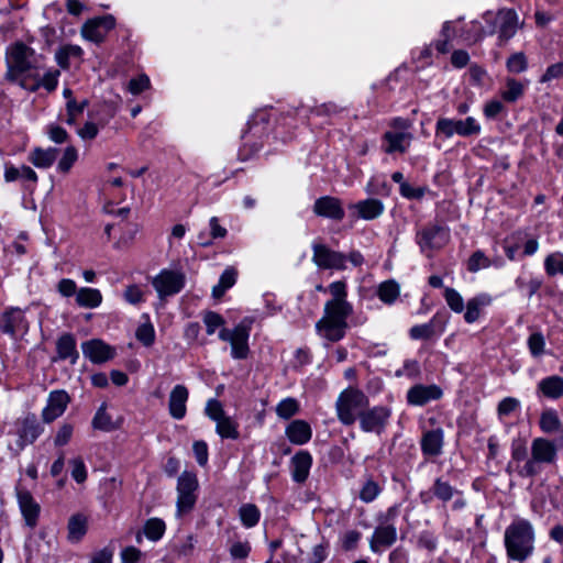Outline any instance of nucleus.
<instances>
[{
  "mask_svg": "<svg viewBox=\"0 0 563 563\" xmlns=\"http://www.w3.org/2000/svg\"><path fill=\"white\" fill-rule=\"evenodd\" d=\"M444 432L441 428L426 431L420 440L422 454L427 457H435L442 454Z\"/></svg>",
  "mask_w": 563,
  "mask_h": 563,
  "instance_id": "obj_21",
  "label": "nucleus"
},
{
  "mask_svg": "<svg viewBox=\"0 0 563 563\" xmlns=\"http://www.w3.org/2000/svg\"><path fill=\"white\" fill-rule=\"evenodd\" d=\"M71 466V477L81 484L87 479V468L81 457H76L69 461Z\"/></svg>",
  "mask_w": 563,
  "mask_h": 563,
  "instance_id": "obj_59",
  "label": "nucleus"
},
{
  "mask_svg": "<svg viewBox=\"0 0 563 563\" xmlns=\"http://www.w3.org/2000/svg\"><path fill=\"white\" fill-rule=\"evenodd\" d=\"M82 354L95 364L106 363L115 355V350L102 340L92 339L81 344Z\"/></svg>",
  "mask_w": 563,
  "mask_h": 563,
  "instance_id": "obj_17",
  "label": "nucleus"
},
{
  "mask_svg": "<svg viewBox=\"0 0 563 563\" xmlns=\"http://www.w3.org/2000/svg\"><path fill=\"white\" fill-rule=\"evenodd\" d=\"M59 76L60 71L58 69H48L41 78L37 75H32L34 78V82L32 85H29L26 79H22L20 80V86L32 92L38 90L41 87L45 88L48 92H52L57 88Z\"/></svg>",
  "mask_w": 563,
  "mask_h": 563,
  "instance_id": "obj_32",
  "label": "nucleus"
},
{
  "mask_svg": "<svg viewBox=\"0 0 563 563\" xmlns=\"http://www.w3.org/2000/svg\"><path fill=\"white\" fill-rule=\"evenodd\" d=\"M449 240L450 234L448 229L438 223H429L416 234V242L420 251L427 254L428 257L431 256L433 251L444 247Z\"/></svg>",
  "mask_w": 563,
  "mask_h": 563,
  "instance_id": "obj_9",
  "label": "nucleus"
},
{
  "mask_svg": "<svg viewBox=\"0 0 563 563\" xmlns=\"http://www.w3.org/2000/svg\"><path fill=\"white\" fill-rule=\"evenodd\" d=\"M189 397L188 388L185 385L178 384L176 385L170 394L168 399V410L169 415L176 419L181 420L187 412V400Z\"/></svg>",
  "mask_w": 563,
  "mask_h": 563,
  "instance_id": "obj_24",
  "label": "nucleus"
},
{
  "mask_svg": "<svg viewBox=\"0 0 563 563\" xmlns=\"http://www.w3.org/2000/svg\"><path fill=\"white\" fill-rule=\"evenodd\" d=\"M58 152L55 147H36L29 154V161L37 168H48L56 161Z\"/></svg>",
  "mask_w": 563,
  "mask_h": 563,
  "instance_id": "obj_35",
  "label": "nucleus"
},
{
  "mask_svg": "<svg viewBox=\"0 0 563 563\" xmlns=\"http://www.w3.org/2000/svg\"><path fill=\"white\" fill-rule=\"evenodd\" d=\"M527 346L532 357L540 358L545 354L544 335L540 331L531 333L527 339Z\"/></svg>",
  "mask_w": 563,
  "mask_h": 563,
  "instance_id": "obj_46",
  "label": "nucleus"
},
{
  "mask_svg": "<svg viewBox=\"0 0 563 563\" xmlns=\"http://www.w3.org/2000/svg\"><path fill=\"white\" fill-rule=\"evenodd\" d=\"M544 269L549 276L563 275V254L554 252L544 260Z\"/></svg>",
  "mask_w": 563,
  "mask_h": 563,
  "instance_id": "obj_49",
  "label": "nucleus"
},
{
  "mask_svg": "<svg viewBox=\"0 0 563 563\" xmlns=\"http://www.w3.org/2000/svg\"><path fill=\"white\" fill-rule=\"evenodd\" d=\"M312 456L308 451L297 452L290 460L291 478L296 483H303L309 476Z\"/></svg>",
  "mask_w": 563,
  "mask_h": 563,
  "instance_id": "obj_25",
  "label": "nucleus"
},
{
  "mask_svg": "<svg viewBox=\"0 0 563 563\" xmlns=\"http://www.w3.org/2000/svg\"><path fill=\"white\" fill-rule=\"evenodd\" d=\"M382 493L380 485L374 481L372 477H368L362 485L360 489L358 497L360 499L365 503L369 504L374 501L379 494Z\"/></svg>",
  "mask_w": 563,
  "mask_h": 563,
  "instance_id": "obj_45",
  "label": "nucleus"
},
{
  "mask_svg": "<svg viewBox=\"0 0 563 563\" xmlns=\"http://www.w3.org/2000/svg\"><path fill=\"white\" fill-rule=\"evenodd\" d=\"M253 323L254 318L245 317L233 329L222 328L220 330L219 339L230 343L232 358L245 360L249 357V339Z\"/></svg>",
  "mask_w": 563,
  "mask_h": 563,
  "instance_id": "obj_6",
  "label": "nucleus"
},
{
  "mask_svg": "<svg viewBox=\"0 0 563 563\" xmlns=\"http://www.w3.org/2000/svg\"><path fill=\"white\" fill-rule=\"evenodd\" d=\"M399 285L394 280H385L377 288L378 298L386 305H393L399 297Z\"/></svg>",
  "mask_w": 563,
  "mask_h": 563,
  "instance_id": "obj_41",
  "label": "nucleus"
},
{
  "mask_svg": "<svg viewBox=\"0 0 563 563\" xmlns=\"http://www.w3.org/2000/svg\"><path fill=\"white\" fill-rule=\"evenodd\" d=\"M16 499L25 525L34 528L37 525L41 507L27 489L16 487Z\"/></svg>",
  "mask_w": 563,
  "mask_h": 563,
  "instance_id": "obj_18",
  "label": "nucleus"
},
{
  "mask_svg": "<svg viewBox=\"0 0 563 563\" xmlns=\"http://www.w3.org/2000/svg\"><path fill=\"white\" fill-rule=\"evenodd\" d=\"M114 26L112 16L93 19L87 21L81 30L82 36L91 42L99 43L103 41L106 32Z\"/></svg>",
  "mask_w": 563,
  "mask_h": 563,
  "instance_id": "obj_22",
  "label": "nucleus"
},
{
  "mask_svg": "<svg viewBox=\"0 0 563 563\" xmlns=\"http://www.w3.org/2000/svg\"><path fill=\"white\" fill-rule=\"evenodd\" d=\"M390 416L391 409L387 406H368L358 419L360 428L364 432L380 434L387 427Z\"/></svg>",
  "mask_w": 563,
  "mask_h": 563,
  "instance_id": "obj_12",
  "label": "nucleus"
},
{
  "mask_svg": "<svg viewBox=\"0 0 563 563\" xmlns=\"http://www.w3.org/2000/svg\"><path fill=\"white\" fill-rule=\"evenodd\" d=\"M536 530L531 521L515 518L505 529L504 545L507 558L516 562L530 559L536 550Z\"/></svg>",
  "mask_w": 563,
  "mask_h": 563,
  "instance_id": "obj_2",
  "label": "nucleus"
},
{
  "mask_svg": "<svg viewBox=\"0 0 563 563\" xmlns=\"http://www.w3.org/2000/svg\"><path fill=\"white\" fill-rule=\"evenodd\" d=\"M444 331V322L439 314H434L431 320L423 324H416L409 330V336L412 340H428L434 335H441Z\"/></svg>",
  "mask_w": 563,
  "mask_h": 563,
  "instance_id": "obj_26",
  "label": "nucleus"
},
{
  "mask_svg": "<svg viewBox=\"0 0 563 563\" xmlns=\"http://www.w3.org/2000/svg\"><path fill=\"white\" fill-rule=\"evenodd\" d=\"M34 51L22 42L10 45L5 51V78L12 82L22 80V76L33 68Z\"/></svg>",
  "mask_w": 563,
  "mask_h": 563,
  "instance_id": "obj_5",
  "label": "nucleus"
},
{
  "mask_svg": "<svg viewBox=\"0 0 563 563\" xmlns=\"http://www.w3.org/2000/svg\"><path fill=\"white\" fill-rule=\"evenodd\" d=\"M420 375V365L416 360H406L402 367L396 371V376H406L408 378H417Z\"/></svg>",
  "mask_w": 563,
  "mask_h": 563,
  "instance_id": "obj_61",
  "label": "nucleus"
},
{
  "mask_svg": "<svg viewBox=\"0 0 563 563\" xmlns=\"http://www.w3.org/2000/svg\"><path fill=\"white\" fill-rule=\"evenodd\" d=\"M236 282V271L233 268H227L220 276L217 285L212 288V296L216 299H220L224 292L231 288Z\"/></svg>",
  "mask_w": 563,
  "mask_h": 563,
  "instance_id": "obj_42",
  "label": "nucleus"
},
{
  "mask_svg": "<svg viewBox=\"0 0 563 563\" xmlns=\"http://www.w3.org/2000/svg\"><path fill=\"white\" fill-rule=\"evenodd\" d=\"M411 139L412 136L409 132L387 131L383 136L385 144L384 151L387 154H393L396 152L406 153L410 145Z\"/></svg>",
  "mask_w": 563,
  "mask_h": 563,
  "instance_id": "obj_29",
  "label": "nucleus"
},
{
  "mask_svg": "<svg viewBox=\"0 0 563 563\" xmlns=\"http://www.w3.org/2000/svg\"><path fill=\"white\" fill-rule=\"evenodd\" d=\"M203 323L206 325V332L209 335H212L216 330L224 324V319L221 314L214 311H207L203 314Z\"/></svg>",
  "mask_w": 563,
  "mask_h": 563,
  "instance_id": "obj_56",
  "label": "nucleus"
},
{
  "mask_svg": "<svg viewBox=\"0 0 563 563\" xmlns=\"http://www.w3.org/2000/svg\"><path fill=\"white\" fill-rule=\"evenodd\" d=\"M558 449L553 441L547 438H534L530 446V456L522 465L516 466L517 474L523 478L540 475L545 465L555 464Z\"/></svg>",
  "mask_w": 563,
  "mask_h": 563,
  "instance_id": "obj_3",
  "label": "nucleus"
},
{
  "mask_svg": "<svg viewBox=\"0 0 563 563\" xmlns=\"http://www.w3.org/2000/svg\"><path fill=\"white\" fill-rule=\"evenodd\" d=\"M362 538V533L357 530H347L340 537L341 548L344 551H353Z\"/></svg>",
  "mask_w": 563,
  "mask_h": 563,
  "instance_id": "obj_57",
  "label": "nucleus"
},
{
  "mask_svg": "<svg viewBox=\"0 0 563 563\" xmlns=\"http://www.w3.org/2000/svg\"><path fill=\"white\" fill-rule=\"evenodd\" d=\"M493 297L487 292H481L468 299L466 302V311L464 320L466 323H474L479 319L481 312L484 308L490 306Z\"/></svg>",
  "mask_w": 563,
  "mask_h": 563,
  "instance_id": "obj_33",
  "label": "nucleus"
},
{
  "mask_svg": "<svg viewBox=\"0 0 563 563\" xmlns=\"http://www.w3.org/2000/svg\"><path fill=\"white\" fill-rule=\"evenodd\" d=\"M206 415L213 421L218 422L227 415L223 410L221 402L217 399H209L205 408Z\"/></svg>",
  "mask_w": 563,
  "mask_h": 563,
  "instance_id": "obj_60",
  "label": "nucleus"
},
{
  "mask_svg": "<svg viewBox=\"0 0 563 563\" xmlns=\"http://www.w3.org/2000/svg\"><path fill=\"white\" fill-rule=\"evenodd\" d=\"M56 352L57 356L54 361L69 360L71 365L76 364L79 358V353L77 351L75 336L71 333H63L56 341Z\"/></svg>",
  "mask_w": 563,
  "mask_h": 563,
  "instance_id": "obj_27",
  "label": "nucleus"
},
{
  "mask_svg": "<svg viewBox=\"0 0 563 563\" xmlns=\"http://www.w3.org/2000/svg\"><path fill=\"white\" fill-rule=\"evenodd\" d=\"M240 519L242 521V525L245 528H253L255 527L261 518V511L258 507L254 504H245L241 506L240 510Z\"/></svg>",
  "mask_w": 563,
  "mask_h": 563,
  "instance_id": "obj_44",
  "label": "nucleus"
},
{
  "mask_svg": "<svg viewBox=\"0 0 563 563\" xmlns=\"http://www.w3.org/2000/svg\"><path fill=\"white\" fill-rule=\"evenodd\" d=\"M397 541V528L395 525H379L375 528L369 539V549L374 553H380L390 548Z\"/></svg>",
  "mask_w": 563,
  "mask_h": 563,
  "instance_id": "obj_20",
  "label": "nucleus"
},
{
  "mask_svg": "<svg viewBox=\"0 0 563 563\" xmlns=\"http://www.w3.org/2000/svg\"><path fill=\"white\" fill-rule=\"evenodd\" d=\"M69 401L70 398L65 390L58 389L51 391L46 401V406L42 410L43 421L51 423L60 417L65 412Z\"/></svg>",
  "mask_w": 563,
  "mask_h": 563,
  "instance_id": "obj_16",
  "label": "nucleus"
},
{
  "mask_svg": "<svg viewBox=\"0 0 563 563\" xmlns=\"http://www.w3.org/2000/svg\"><path fill=\"white\" fill-rule=\"evenodd\" d=\"M483 112L486 118L495 119L506 112V108L501 100L493 99L485 103Z\"/></svg>",
  "mask_w": 563,
  "mask_h": 563,
  "instance_id": "obj_63",
  "label": "nucleus"
},
{
  "mask_svg": "<svg viewBox=\"0 0 563 563\" xmlns=\"http://www.w3.org/2000/svg\"><path fill=\"white\" fill-rule=\"evenodd\" d=\"M482 132L479 122L474 117L453 119L440 117L435 123V137L451 139L454 135L461 137L478 136Z\"/></svg>",
  "mask_w": 563,
  "mask_h": 563,
  "instance_id": "obj_7",
  "label": "nucleus"
},
{
  "mask_svg": "<svg viewBox=\"0 0 563 563\" xmlns=\"http://www.w3.org/2000/svg\"><path fill=\"white\" fill-rule=\"evenodd\" d=\"M78 158V152L74 146H67L60 157L57 169L60 173H68Z\"/></svg>",
  "mask_w": 563,
  "mask_h": 563,
  "instance_id": "obj_55",
  "label": "nucleus"
},
{
  "mask_svg": "<svg viewBox=\"0 0 563 563\" xmlns=\"http://www.w3.org/2000/svg\"><path fill=\"white\" fill-rule=\"evenodd\" d=\"M519 408H520L519 399H517L515 397H506V398L501 399L497 406L498 419L501 420L505 417L510 416L511 413L517 411Z\"/></svg>",
  "mask_w": 563,
  "mask_h": 563,
  "instance_id": "obj_53",
  "label": "nucleus"
},
{
  "mask_svg": "<svg viewBox=\"0 0 563 563\" xmlns=\"http://www.w3.org/2000/svg\"><path fill=\"white\" fill-rule=\"evenodd\" d=\"M368 406L369 399L362 390L353 387L345 388L335 401L338 419L344 426H352L358 421Z\"/></svg>",
  "mask_w": 563,
  "mask_h": 563,
  "instance_id": "obj_4",
  "label": "nucleus"
},
{
  "mask_svg": "<svg viewBox=\"0 0 563 563\" xmlns=\"http://www.w3.org/2000/svg\"><path fill=\"white\" fill-rule=\"evenodd\" d=\"M537 394L551 400L560 399L563 396V377L550 375L537 384Z\"/></svg>",
  "mask_w": 563,
  "mask_h": 563,
  "instance_id": "obj_30",
  "label": "nucleus"
},
{
  "mask_svg": "<svg viewBox=\"0 0 563 563\" xmlns=\"http://www.w3.org/2000/svg\"><path fill=\"white\" fill-rule=\"evenodd\" d=\"M136 339L145 346H151L155 341V331L151 323L141 324L136 330Z\"/></svg>",
  "mask_w": 563,
  "mask_h": 563,
  "instance_id": "obj_58",
  "label": "nucleus"
},
{
  "mask_svg": "<svg viewBox=\"0 0 563 563\" xmlns=\"http://www.w3.org/2000/svg\"><path fill=\"white\" fill-rule=\"evenodd\" d=\"M199 484L195 473L183 472L177 481V501H176V514L183 516L190 512L197 501Z\"/></svg>",
  "mask_w": 563,
  "mask_h": 563,
  "instance_id": "obj_8",
  "label": "nucleus"
},
{
  "mask_svg": "<svg viewBox=\"0 0 563 563\" xmlns=\"http://www.w3.org/2000/svg\"><path fill=\"white\" fill-rule=\"evenodd\" d=\"M92 427L106 432L112 431L117 428L111 416L107 412L104 404L97 410L92 419Z\"/></svg>",
  "mask_w": 563,
  "mask_h": 563,
  "instance_id": "obj_48",
  "label": "nucleus"
},
{
  "mask_svg": "<svg viewBox=\"0 0 563 563\" xmlns=\"http://www.w3.org/2000/svg\"><path fill=\"white\" fill-rule=\"evenodd\" d=\"M492 265L490 260L484 254L483 251H475L467 262V269L472 273H476L483 268H487Z\"/></svg>",
  "mask_w": 563,
  "mask_h": 563,
  "instance_id": "obj_54",
  "label": "nucleus"
},
{
  "mask_svg": "<svg viewBox=\"0 0 563 563\" xmlns=\"http://www.w3.org/2000/svg\"><path fill=\"white\" fill-rule=\"evenodd\" d=\"M216 431L222 439L238 440L240 432L238 430L239 424L231 417L225 416L218 422H216Z\"/></svg>",
  "mask_w": 563,
  "mask_h": 563,
  "instance_id": "obj_43",
  "label": "nucleus"
},
{
  "mask_svg": "<svg viewBox=\"0 0 563 563\" xmlns=\"http://www.w3.org/2000/svg\"><path fill=\"white\" fill-rule=\"evenodd\" d=\"M507 70L511 74H521L528 68V60L522 52L511 54L506 62Z\"/></svg>",
  "mask_w": 563,
  "mask_h": 563,
  "instance_id": "obj_50",
  "label": "nucleus"
},
{
  "mask_svg": "<svg viewBox=\"0 0 563 563\" xmlns=\"http://www.w3.org/2000/svg\"><path fill=\"white\" fill-rule=\"evenodd\" d=\"M442 397V390L437 385H416L407 393V400L413 406H424L431 400Z\"/></svg>",
  "mask_w": 563,
  "mask_h": 563,
  "instance_id": "obj_23",
  "label": "nucleus"
},
{
  "mask_svg": "<svg viewBox=\"0 0 563 563\" xmlns=\"http://www.w3.org/2000/svg\"><path fill=\"white\" fill-rule=\"evenodd\" d=\"M313 212L319 217L334 221H342L345 216L341 200L332 196L318 198L313 203Z\"/></svg>",
  "mask_w": 563,
  "mask_h": 563,
  "instance_id": "obj_19",
  "label": "nucleus"
},
{
  "mask_svg": "<svg viewBox=\"0 0 563 563\" xmlns=\"http://www.w3.org/2000/svg\"><path fill=\"white\" fill-rule=\"evenodd\" d=\"M73 432H74V427L70 423L62 424L55 435L54 444L56 446L66 445L70 441Z\"/></svg>",
  "mask_w": 563,
  "mask_h": 563,
  "instance_id": "obj_64",
  "label": "nucleus"
},
{
  "mask_svg": "<svg viewBox=\"0 0 563 563\" xmlns=\"http://www.w3.org/2000/svg\"><path fill=\"white\" fill-rule=\"evenodd\" d=\"M44 427L37 420L35 415H27L18 424L16 445L23 450L25 446L33 444L43 433Z\"/></svg>",
  "mask_w": 563,
  "mask_h": 563,
  "instance_id": "obj_15",
  "label": "nucleus"
},
{
  "mask_svg": "<svg viewBox=\"0 0 563 563\" xmlns=\"http://www.w3.org/2000/svg\"><path fill=\"white\" fill-rule=\"evenodd\" d=\"M430 492L433 497H435L437 499L444 504L452 500L455 497V494H459V489L453 487L443 477H438L434 479Z\"/></svg>",
  "mask_w": 563,
  "mask_h": 563,
  "instance_id": "obj_38",
  "label": "nucleus"
},
{
  "mask_svg": "<svg viewBox=\"0 0 563 563\" xmlns=\"http://www.w3.org/2000/svg\"><path fill=\"white\" fill-rule=\"evenodd\" d=\"M102 302V295L99 289L82 287L78 289L76 303L81 308L95 309Z\"/></svg>",
  "mask_w": 563,
  "mask_h": 563,
  "instance_id": "obj_36",
  "label": "nucleus"
},
{
  "mask_svg": "<svg viewBox=\"0 0 563 563\" xmlns=\"http://www.w3.org/2000/svg\"><path fill=\"white\" fill-rule=\"evenodd\" d=\"M444 299L450 309L456 313L463 312L465 306L461 294L454 288L446 287L443 292Z\"/></svg>",
  "mask_w": 563,
  "mask_h": 563,
  "instance_id": "obj_51",
  "label": "nucleus"
},
{
  "mask_svg": "<svg viewBox=\"0 0 563 563\" xmlns=\"http://www.w3.org/2000/svg\"><path fill=\"white\" fill-rule=\"evenodd\" d=\"M0 331L15 338L29 331L25 311L19 307H9L0 314Z\"/></svg>",
  "mask_w": 563,
  "mask_h": 563,
  "instance_id": "obj_14",
  "label": "nucleus"
},
{
  "mask_svg": "<svg viewBox=\"0 0 563 563\" xmlns=\"http://www.w3.org/2000/svg\"><path fill=\"white\" fill-rule=\"evenodd\" d=\"M316 290L331 296L324 303L321 319L316 323V332L327 342H339L346 334L347 318L353 312V306L347 301V285L344 280H335L328 287L319 284Z\"/></svg>",
  "mask_w": 563,
  "mask_h": 563,
  "instance_id": "obj_1",
  "label": "nucleus"
},
{
  "mask_svg": "<svg viewBox=\"0 0 563 563\" xmlns=\"http://www.w3.org/2000/svg\"><path fill=\"white\" fill-rule=\"evenodd\" d=\"M312 262L320 269H346V255L322 243H312Z\"/></svg>",
  "mask_w": 563,
  "mask_h": 563,
  "instance_id": "obj_10",
  "label": "nucleus"
},
{
  "mask_svg": "<svg viewBox=\"0 0 563 563\" xmlns=\"http://www.w3.org/2000/svg\"><path fill=\"white\" fill-rule=\"evenodd\" d=\"M285 434L291 443L302 445L311 440L312 429L307 421L298 419L286 427Z\"/></svg>",
  "mask_w": 563,
  "mask_h": 563,
  "instance_id": "obj_31",
  "label": "nucleus"
},
{
  "mask_svg": "<svg viewBox=\"0 0 563 563\" xmlns=\"http://www.w3.org/2000/svg\"><path fill=\"white\" fill-rule=\"evenodd\" d=\"M484 20L498 26L501 41H508L514 37L519 29L518 14L512 9H501L496 14L487 12L484 14Z\"/></svg>",
  "mask_w": 563,
  "mask_h": 563,
  "instance_id": "obj_13",
  "label": "nucleus"
},
{
  "mask_svg": "<svg viewBox=\"0 0 563 563\" xmlns=\"http://www.w3.org/2000/svg\"><path fill=\"white\" fill-rule=\"evenodd\" d=\"M299 402L292 397L280 400L276 406V413L279 418L288 420L299 411Z\"/></svg>",
  "mask_w": 563,
  "mask_h": 563,
  "instance_id": "obj_47",
  "label": "nucleus"
},
{
  "mask_svg": "<svg viewBox=\"0 0 563 563\" xmlns=\"http://www.w3.org/2000/svg\"><path fill=\"white\" fill-rule=\"evenodd\" d=\"M350 209L356 210L358 218L371 221L384 213L385 206L379 199L368 198L350 205Z\"/></svg>",
  "mask_w": 563,
  "mask_h": 563,
  "instance_id": "obj_28",
  "label": "nucleus"
},
{
  "mask_svg": "<svg viewBox=\"0 0 563 563\" xmlns=\"http://www.w3.org/2000/svg\"><path fill=\"white\" fill-rule=\"evenodd\" d=\"M529 459L528 456V450L526 446V443L520 440L516 439L511 442V462L508 464V468L511 466L512 463H516L517 466L520 465L521 462L526 463V461Z\"/></svg>",
  "mask_w": 563,
  "mask_h": 563,
  "instance_id": "obj_52",
  "label": "nucleus"
},
{
  "mask_svg": "<svg viewBox=\"0 0 563 563\" xmlns=\"http://www.w3.org/2000/svg\"><path fill=\"white\" fill-rule=\"evenodd\" d=\"M68 540L78 542L87 532V519L82 515H74L68 521Z\"/></svg>",
  "mask_w": 563,
  "mask_h": 563,
  "instance_id": "obj_40",
  "label": "nucleus"
},
{
  "mask_svg": "<svg viewBox=\"0 0 563 563\" xmlns=\"http://www.w3.org/2000/svg\"><path fill=\"white\" fill-rule=\"evenodd\" d=\"M166 531V523L161 518H150L144 522L143 526V533L146 539H148L152 542L159 541Z\"/></svg>",
  "mask_w": 563,
  "mask_h": 563,
  "instance_id": "obj_39",
  "label": "nucleus"
},
{
  "mask_svg": "<svg viewBox=\"0 0 563 563\" xmlns=\"http://www.w3.org/2000/svg\"><path fill=\"white\" fill-rule=\"evenodd\" d=\"M185 274L179 271L163 269L153 278L152 285L159 298L174 296L185 287Z\"/></svg>",
  "mask_w": 563,
  "mask_h": 563,
  "instance_id": "obj_11",
  "label": "nucleus"
},
{
  "mask_svg": "<svg viewBox=\"0 0 563 563\" xmlns=\"http://www.w3.org/2000/svg\"><path fill=\"white\" fill-rule=\"evenodd\" d=\"M539 424L544 433H563V424L554 409L544 410L540 416Z\"/></svg>",
  "mask_w": 563,
  "mask_h": 563,
  "instance_id": "obj_37",
  "label": "nucleus"
},
{
  "mask_svg": "<svg viewBox=\"0 0 563 563\" xmlns=\"http://www.w3.org/2000/svg\"><path fill=\"white\" fill-rule=\"evenodd\" d=\"M527 85L512 77L505 79V86L500 89L499 95L503 101L515 103L525 95Z\"/></svg>",
  "mask_w": 563,
  "mask_h": 563,
  "instance_id": "obj_34",
  "label": "nucleus"
},
{
  "mask_svg": "<svg viewBox=\"0 0 563 563\" xmlns=\"http://www.w3.org/2000/svg\"><path fill=\"white\" fill-rule=\"evenodd\" d=\"M561 78H563V60L550 65L545 69L544 74L540 77L539 81L541 84H545V82H550L554 79H561Z\"/></svg>",
  "mask_w": 563,
  "mask_h": 563,
  "instance_id": "obj_62",
  "label": "nucleus"
}]
</instances>
